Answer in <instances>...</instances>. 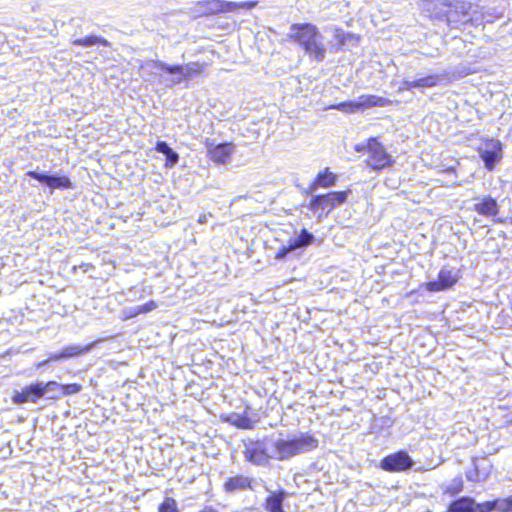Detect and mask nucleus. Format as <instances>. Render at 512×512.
I'll return each mask as SVG.
<instances>
[{
  "label": "nucleus",
  "mask_w": 512,
  "mask_h": 512,
  "mask_svg": "<svg viewBox=\"0 0 512 512\" xmlns=\"http://www.w3.org/2000/svg\"><path fill=\"white\" fill-rule=\"evenodd\" d=\"M296 251L295 247L292 245L291 241L288 240L286 245H282L277 252L275 253L276 260H284L287 256Z\"/></svg>",
  "instance_id": "31"
},
{
  "label": "nucleus",
  "mask_w": 512,
  "mask_h": 512,
  "mask_svg": "<svg viewBox=\"0 0 512 512\" xmlns=\"http://www.w3.org/2000/svg\"><path fill=\"white\" fill-rule=\"evenodd\" d=\"M503 144L495 138H487L478 148L479 157L487 171H493L503 159Z\"/></svg>",
  "instance_id": "6"
},
{
  "label": "nucleus",
  "mask_w": 512,
  "mask_h": 512,
  "mask_svg": "<svg viewBox=\"0 0 512 512\" xmlns=\"http://www.w3.org/2000/svg\"><path fill=\"white\" fill-rule=\"evenodd\" d=\"M252 482V478L239 474L228 477L223 484V489L226 493L230 494H235L245 490H253Z\"/></svg>",
  "instance_id": "13"
},
{
  "label": "nucleus",
  "mask_w": 512,
  "mask_h": 512,
  "mask_svg": "<svg viewBox=\"0 0 512 512\" xmlns=\"http://www.w3.org/2000/svg\"><path fill=\"white\" fill-rule=\"evenodd\" d=\"M208 216H211V213L209 214H201L199 217H198V223L200 224H205L207 222V218Z\"/></svg>",
  "instance_id": "40"
},
{
  "label": "nucleus",
  "mask_w": 512,
  "mask_h": 512,
  "mask_svg": "<svg viewBox=\"0 0 512 512\" xmlns=\"http://www.w3.org/2000/svg\"><path fill=\"white\" fill-rule=\"evenodd\" d=\"M213 11L217 12H234L237 9H252L257 5L256 1H243V2H229L222 0H214Z\"/></svg>",
  "instance_id": "17"
},
{
  "label": "nucleus",
  "mask_w": 512,
  "mask_h": 512,
  "mask_svg": "<svg viewBox=\"0 0 512 512\" xmlns=\"http://www.w3.org/2000/svg\"><path fill=\"white\" fill-rule=\"evenodd\" d=\"M336 175L329 171L326 168L323 172H320L315 178L314 182L311 184L307 193H313L317 187H330L333 186L336 182Z\"/></svg>",
  "instance_id": "19"
},
{
  "label": "nucleus",
  "mask_w": 512,
  "mask_h": 512,
  "mask_svg": "<svg viewBox=\"0 0 512 512\" xmlns=\"http://www.w3.org/2000/svg\"><path fill=\"white\" fill-rule=\"evenodd\" d=\"M43 397L46 396L49 400H57L63 397L62 384L56 381L42 382Z\"/></svg>",
  "instance_id": "26"
},
{
  "label": "nucleus",
  "mask_w": 512,
  "mask_h": 512,
  "mask_svg": "<svg viewBox=\"0 0 512 512\" xmlns=\"http://www.w3.org/2000/svg\"><path fill=\"white\" fill-rule=\"evenodd\" d=\"M475 508L479 512H491L493 510H498V499L494 501H487L481 504L475 503Z\"/></svg>",
  "instance_id": "34"
},
{
  "label": "nucleus",
  "mask_w": 512,
  "mask_h": 512,
  "mask_svg": "<svg viewBox=\"0 0 512 512\" xmlns=\"http://www.w3.org/2000/svg\"><path fill=\"white\" fill-rule=\"evenodd\" d=\"M354 149L357 152L368 153V157L365 162L367 166L375 171L391 167L395 162L382 143H380L375 137H371L365 142L356 144Z\"/></svg>",
  "instance_id": "4"
},
{
  "label": "nucleus",
  "mask_w": 512,
  "mask_h": 512,
  "mask_svg": "<svg viewBox=\"0 0 512 512\" xmlns=\"http://www.w3.org/2000/svg\"><path fill=\"white\" fill-rule=\"evenodd\" d=\"M443 4L448 7L443 16L445 17L447 25L451 28H458L460 25L471 21L470 3L464 1H456L454 3Z\"/></svg>",
  "instance_id": "9"
},
{
  "label": "nucleus",
  "mask_w": 512,
  "mask_h": 512,
  "mask_svg": "<svg viewBox=\"0 0 512 512\" xmlns=\"http://www.w3.org/2000/svg\"><path fill=\"white\" fill-rule=\"evenodd\" d=\"M331 108L345 113H354L358 111L356 100L340 102L338 104L332 105Z\"/></svg>",
  "instance_id": "30"
},
{
  "label": "nucleus",
  "mask_w": 512,
  "mask_h": 512,
  "mask_svg": "<svg viewBox=\"0 0 512 512\" xmlns=\"http://www.w3.org/2000/svg\"><path fill=\"white\" fill-rule=\"evenodd\" d=\"M97 341L89 343L85 346L81 345H69L62 349L64 359L77 357L79 355L90 352L96 345Z\"/></svg>",
  "instance_id": "27"
},
{
  "label": "nucleus",
  "mask_w": 512,
  "mask_h": 512,
  "mask_svg": "<svg viewBox=\"0 0 512 512\" xmlns=\"http://www.w3.org/2000/svg\"><path fill=\"white\" fill-rule=\"evenodd\" d=\"M232 423L240 429H252L254 427L253 421L249 417L242 415H236Z\"/></svg>",
  "instance_id": "32"
},
{
  "label": "nucleus",
  "mask_w": 512,
  "mask_h": 512,
  "mask_svg": "<svg viewBox=\"0 0 512 512\" xmlns=\"http://www.w3.org/2000/svg\"><path fill=\"white\" fill-rule=\"evenodd\" d=\"M391 104V100L377 95L365 94L356 99L358 111H362L371 107H385Z\"/></svg>",
  "instance_id": "16"
},
{
  "label": "nucleus",
  "mask_w": 512,
  "mask_h": 512,
  "mask_svg": "<svg viewBox=\"0 0 512 512\" xmlns=\"http://www.w3.org/2000/svg\"><path fill=\"white\" fill-rule=\"evenodd\" d=\"M415 462L405 450H399L383 457L379 468L389 473L405 472L413 468Z\"/></svg>",
  "instance_id": "8"
},
{
  "label": "nucleus",
  "mask_w": 512,
  "mask_h": 512,
  "mask_svg": "<svg viewBox=\"0 0 512 512\" xmlns=\"http://www.w3.org/2000/svg\"><path fill=\"white\" fill-rule=\"evenodd\" d=\"M415 88L418 89L417 80H409L405 78L402 80L399 90H412Z\"/></svg>",
  "instance_id": "38"
},
{
  "label": "nucleus",
  "mask_w": 512,
  "mask_h": 512,
  "mask_svg": "<svg viewBox=\"0 0 512 512\" xmlns=\"http://www.w3.org/2000/svg\"><path fill=\"white\" fill-rule=\"evenodd\" d=\"M475 500L468 496L460 497L451 502L448 512H475Z\"/></svg>",
  "instance_id": "20"
},
{
  "label": "nucleus",
  "mask_w": 512,
  "mask_h": 512,
  "mask_svg": "<svg viewBox=\"0 0 512 512\" xmlns=\"http://www.w3.org/2000/svg\"><path fill=\"white\" fill-rule=\"evenodd\" d=\"M144 68L149 69L152 75L158 76V82L161 85L172 88L184 80H191L194 76L201 74L204 64L196 61L184 65H171L161 60H149Z\"/></svg>",
  "instance_id": "2"
},
{
  "label": "nucleus",
  "mask_w": 512,
  "mask_h": 512,
  "mask_svg": "<svg viewBox=\"0 0 512 512\" xmlns=\"http://www.w3.org/2000/svg\"><path fill=\"white\" fill-rule=\"evenodd\" d=\"M473 468L466 471V478L470 482H482L488 477L489 471L487 468L480 466L476 459H473Z\"/></svg>",
  "instance_id": "25"
},
{
  "label": "nucleus",
  "mask_w": 512,
  "mask_h": 512,
  "mask_svg": "<svg viewBox=\"0 0 512 512\" xmlns=\"http://www.w3.org/2000/svg\"><path fill=\"white\" fill-rule=\"evenodd\" d=\"M155 150L163 154L165 156L166 160V166L167 167H173L176 165L179 161V155L176 151H174L167 142L165 141H158L155 146Z\"/></svg>",
  "instance_id": "21"
},
{
  "label": "nucleus",
  "mask_w": 512,
  "mask_h": 512,
  "mask_svg": "<svg viewBox=\"0 0 512 512\" xmlns=\"http://www.w3.org/2000/svg\"><path fill=\"white\" fill-rule=\"evenodd\" d=\"M463 479L461 476L455 477L451 483L445 488V493L454 496L463 490Z\"/></svg>",
  "instance_id": "28"
},
{
  "label": "nucleus",
  "mask_w": 512,
  "mask_h": 512,
  "mask_svg": "<svg viewBox=\"0 0 512 512\" xmlns=\"http://www.w3.org/2000/svg\"><path fill=\"white\" fill-rule=\"evenodd\" d=\"M81 22L82 20L79 19V18H72L69 20L68 23L64 22V21H54V27L55 29L58 28V24H60L61 27H64L65 25H70V26H73V27H80L81 26Z\"/></svg>",
  "instance_id": "39"
},
{
  "label": "nucleus",
  "mask_w": 512,
  "mask_h": 512,
  "mask_svg": "<svg viewBox=\"0 0 512 512\" xmlns=\"http://www.w3.org/2000/svg\"><path fill=\"white\" fill-rule=\"evenodd\" d=\"M199 512H217V511L213 507H211V506H206L202 510H200Z\"/></svg>",
  "instance_id": "41"
},
{
  "label": "nucleus",
  "mask_w": 512,
  "mask_h": 512,
  "mask_svg": "<svg viewBox=\"0 0 512 512\" xmlns=\"http://www.w3.org/2000/svg\"><path fill=\"white\" fill-rule=\"evenodd\" d=\"M350 193V190L332 191L326 194L312 196L308 208L313 213L325 211L326 215H328L336 206L343 204Z\"/></svg>",
  "instance_id": "5"
},
{
  "label": "nucleus",
  "mask_w": 512,
  "mask_h": 512,
  "mask_svg": "<svg viewBox=\"0 0 512 512\" xmlns=\"http://www.w3.org/2000/svg\"><path fill=\"white\" fill-rule=\"evenodd\" d=\"M61 360H64V356H63L62 351H61V352H59V353L51 354V355L48 357V359H46V360H43V361L39 362V363L37 364V368L39 369V368H41V367H43V366L47 365V364H48V363H50V362H53V361H61Z\"/></svg>",
  "instance_id": "37"
},
{
  "label": "nucleus",
  "mask_w": 512,
  "mask_h": 512,
  "mask_svg": "<svg viewBox=\"0 0 512 512\" xmlns=\"http://www.w3.org/2000/svg\"><path fill=\"white\" fill-rule=\"evenodd\" d=\"M348 40H356L355 36L351 33H345L340 28L335 29L334 39L331 41L330 49L333 52H338L345 46Z\"/></svg>",
  "instance_id": "24"
},
{
  "label": "nucleus",
  "mask_w": 512,
  "mask_h": 512,
  "mask_svg": "<svg viewBox=\"0 0 512 512\" xmlns=\"http://www.w3.org/2000/svg\"><path fill=\"white\" fill-rule=\"evenodd\" d=\"M289 240L295 249L299 250L311 245L315 240V236L307 229L303 228L297 236L291 237Z\"/></svg>",
  "instance_id": "23"
},
{
  "label": "nucleus",
  "mask_w": 512,
  "mask_h": 512,
  "mask_svg": "<svg viewBox=\"0 0 512 512\" xmlns=\"http://www.w3.org/2000/svg\"><path fill=\"white\" fill-rule=\"evenodd\" d=\"M473 210L485 217H495L499 213L500 206L490 195L478 196L474 198Z\"/></svg>",
  "instance_id": "12"
},
{
  "label": "nucleus",
  "mask_w": 512,
  "mask_h": 512,
  "mask_svg": "<svg viewBox=\"0 0 512 512\" xmlns=\"http://www.w3.org/2000/svg\"><path fill=\"white\" fill-rule=\"evenodd\" d=\"M266 491L269 492V495L265 499V510L268 512H285L283 509V502L288 497V492L284 489L269 491L268 488H266Z\"/></svg>",
  "instance_id": "15"
},
{
  "label": "nucleus",
  "mask_w": 512,
  "mask_h": 512,
  "mask_svg": "<svg viewBox=\"0 0 512 512\" xmlns=\"http://www.w3.org/2000/svg\"><path fill=\"white\" fill-rule=\"evenodd\" d=\"M458 279L459 276L453 268L444 266L438 273V279L427 282L425 286L429 292L444 291L454 286Z\"/></svg>",
  "instance_id": "10"
},
{
  "label": "nucleus",
  "mask_w": 512,
  "mask_h": 512,
  "mask_svg": "<svg viewBox=\"0 0 512 512\" xmlns=\"http://www.w3.org/2000/svg\"><path fill=\"white\" fill-rule=\"evenodd\" d=\"M156 308H157V304L153 300H151L143 305L137 306L134 314L138 315V314L148 313Z\"/></svg>",
  "instance_id": "35"
},
{
  "label": "nucleus",
  "mask_w": 512,
  "mask_h": 512,
  "mask_svg": "<svg viewBox=\"0 0 512 512\" xmlns=\"http://www.w3.org/2000/svg\"><path fill=\"white\" fill-rule=\"evenodd\" d=\"M448 71H443L442 73L430 74L421 78L416 79L418 89L423 88H433L439 86L443 83V81L449 76Z\"/></svg>",
  "instance_id": "18"
},
{
  "label": "nucleus",
  "mask_w": 512,
  "mask_h": 512,
  "mask_svg": "<svg viewBox=\"0 0 512 512\" xmlns=\"http://www.w3.org/2000/svg\"><path fill=\"white\" fill-rule=\"evenodd\" d=\"M26 176L37 180L39 183L51 190H68L74 188L70 178L67 175L62 174L60 171L51 173L50 171L30 170L26 173Z\"/></svg>",
  "instance_id": "7"
},
{
  "label": "nucleus",
  "mask_w": 512,
  "mask_h": 512,
  "mask_svg": "<svg viewBox=\"0 0 512 512\" xmlns=\"http://www.w3.org/2000/svg\"><path fill=\"white\" fill-rule=\"evenodd\" d=\"M43 397L42 382H36L22 388L21 391H15L12 401L16 405L24 403H36Z\"/></svg>",
  "instance_id": "11"
},
{
  "label": "nucleus",
  "mask_w": 512,
  "mask_h": 512,
  "mask_svg": "<svg viewBox=\"0 0 512 512\" xmlns=\"http://www.w3.org/2000/svg\"><path fill=\"white\" fill-rule=\"evenodd\" d=\"M318 439L309 433L299 432L287 439L264 437L249 441L243 451L245 459L257 466H266L270 459L286 461L318 447Z\"/></svg>",
  "instance_id": "1"
},
{
  "label": "nucleus",
  "mask_w": 512,
  "mask_h": 512,
  "mask_svg": "<svg viewBox=\"0 0 512 512\" xmlns=\"http://www.w3.org/2000/svg\"><path fill=\"white\" fill-rule=\"evenodd\" d=\"M288 39L303 48L310 59L320 63L326 58L327 47L319 29L311 23L293 24Z\"/></svg>",
  "instance_id": "3"
},
{
  "label": "nucleus",
  "mask_w": 512,
  "mask_h": 512,
  "mask_svg": "<svg viewBox=\"0 0 512 512\" xmlns=\"http://www.w3.org/2000/svg\"><path fill=\"white\" fill-rule=\"evenodd\" d=\"M158 512H179L177 501L172 497H165L158 506Z\"/></svg>",
  "instance_id": "29"
},
{
  "label": "nucleus",
  "mask_w": 512,
  "mask_h": 512,
  "mask_svg": "<svg viewBox=\"0 0 512 512\" xmlns=\"http://www.w3.org/2000/svg\"><path fill=\"white\" fill-rule=\"evenodd\" d=\"M71 44L74 46H82V47H92L95 45H101L104 47L111 46V43L107 39H105L101 36H97V35H87L82 38L73 39L71 41Z\"/></svg>",
  "instance_id": "22"
},
{
  "label": "nucleus",
  "mask_w": 512,
  "mask_h": 512,
  "mask_svg": "<svg viewBox=\"0 0 512 512\" xmlns=\"http://www.w3.org/2000/svg\"><path fill=\"white\" fill-rule=\"evenodd\" d=\"M62 389V395L65 397L79 393L82 390V385L77 383L62 384Z\"/></svg>",
  "instance_id": "33"
},
{
  "label": "nucleus",
  "mask_w": 512,
  "mask_h": 512,
  "mask_svg": "<svg viewBox=\"0 0 512 512\" xmlns=\"http://www.w3.org/2000/svg\"><path fill=\"white\" fill-rule=\"evenodd\" d=\"M234 150L235 145L233 143H220L208 149V156L215 163L225 164L230 159Z\"/></svg>",
  "instance_id": "14"
},
{
  "label": "nucleus",
  "mask_w": 512,
  "mask_h": 512,
  "mask_svg": "<svg viewBox=\"0 0 512 512\" xmlns=\"http://www.w3.org/2000/svg\"><path fill=\"white\" fill-rule=\"evenodd\" d=\"M498 511L510 512L512 511V496L505 499H498Z\"/></svg>",
  "instance_id": "36"
},
{
  "label": "nucleus",
  "mask_w": 512,
  "mask_h": 512,
  "mask_svg": "<svg viewBox=\"0 0 512 512\" xmlns=\"http://www.w3.org/2000/svg\"><path fill=\"white\" fill-rule=\"evenodd\" d=\"M511 425H512V420L510 421Z\"/></svg>",
  "instance_id": "42"
}]
</instances>
